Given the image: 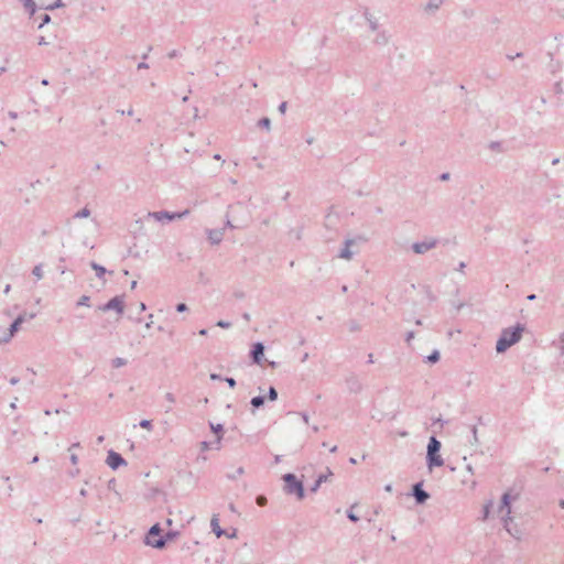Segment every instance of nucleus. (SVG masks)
I'll return each mask as SVG.
<instances>
[{"label":"nucleus","instance_id":"nucleus-54","mask_svg":"<svg viewBox=\"0 0 564 564\" xmlns=\"http://www.w3.org/2000/svg\"><path fill=\"white\" fill-rule=\"evenodd\" d=\"M69 459L73 465H76L78 463V456L76 454H72Z\"/></svg>","mask_w":564,"mask_h":564},{"label":"nucleus","instance_id":"nucleus-19","mask_svg":"<svg viewBox=\"0 0 564 564\" xmlns=\"http://www.w3.org/2000/svg\"><path fill=\"white\" fill-rule=\"evenodd\" d=\"M373 43L379 46H384L389 43V35L386 31H379L373 40Z\"/></svg>","mask_w":564,"mask_h":564},{"label":"nucleus","instance_id":"nucleus-20","mask_svg":"<svg viewBox=\"0 0 564 564\" xmlns=\"http://www.w3.org/2000/svg\"><path fill=\"white\" fill-rule=\"evenodd\" d=\"M24 7V9L29 12L30 15H34L36 12V3L34 0H20Z\"/></svg>","mask_w":564,"mask_h":564},{"label":"nucleus","instance_id":"nucleus-63","mask_svg":"<svg viewBox=\"0 0 564 564\" xmlns=\"http://www.w3.org/2000/svg\"><path fill=\"white\" fill-rule=\"evenodd\" d=\"M384 490H386L387 492H391V491H392V485H390V484L386 485V486H384Z\"/></svg>","mask_w":564,"mask_h":564},{"label":"nucleus","instance_id":"nucleus-9","mask_svg":"<svg viewBox=\"0 0 564 564\" xmlns=\"http://www.w3.org/2000/svg\"><path fill=\"white\" fill-rule=\"evenodd\" d=\"M106 463L113 470L127 465V460L119 453L112 449L108 452Z\"/></svg>","mask_w":564,"mask_h":564},{"label":"nucleus","instance_id":"nucleus-31","mask_svg":"<svg viewBox=\"0 0 564 564\" xmlns=\"http://www.w3.org/2000/svg\"><path fill=\"white\" fill-rule=\"evenodd\" d=\"M90 297L88 295H82L76 303V306H89Z\"/></svg>","mask_w":564,"mask_h":564},{"label":"nucleus","instance_id":"nucleus-62","mask_svg":"<svg viewBox=\"0 0 564 564\" xmlns=\"http://www.w3.org/2000/svg\"><path fill=\"white\" fill-rule=\"evenodd\" d=\"M373 361H375V360H373V355H372V354H369V355H368L367 362H368V364H373Z\"/></svg>","mask_w":564,"mask_h":564},{"label":"nucleus","instance_id":"nucleus-16","mask_svg":"<svg viewBox=\"0 0 564 564\" xmlns=\"http://www.w3.org/2000/svg\"><path fill=\"white\" fill-rule=\"evenodd\" d=\"M23 324V316H18L10 325L6 337H9V340L14 336V334L20 329Z\"/></svg>","mask_w":564,"mask_h":564},{"label":"nucleus","instance_id":"nucleus-30","mask_svg":"<svg viewBox=\"0 0 564 564\" xmlns=\"http://www.w3.org/2000/svg\"><path fill=\"white\" fill-rule=\"evenodd\" d=\"M165 400L170 403V405L165 409V412H170L172 410V405L175 403V397L173 393L167 392L165 394Z\"/></svg>","mask_w":564,"mask_h":564},{"label":"nucleus","instance_id":"nucleus-27","mask_svg":"<svg viewBox=\"0 0 564 564\" xmlns=\"http://www.w3.org/2000/svg\"><path fill=\"white\" fill-rule=\"evenodd\" d=\"M440 357H441L440 351L435 349V350H433V351H432V352L426 357V360H427V362H430V364H435V362H437V361L440 360Z\"/></svg>","mask_w":564,"mask_h":564},{"label":"nucleus","instance_id":"nucleus-7","mask_svg":"<svg viewBox=\"0 0 564 564\" xmlns=\"http://www.w3.org/2000/svg\"><path fill=\"white\" fill-rule=\"evenodd\" d=\"M438 243V240L435 238H427L423 241H417L412 243L411 249L416 254H424L427 251L434 249Z\"/></svg>","mask_w":564,"mask_h":564},{"label":"nucleus","instance_id":"nucleus-12","mask_svg":"<svg viewBox=\"0 0 564 564\" xmlns=\"http://www.w3.org/2000/svg\"><path fill=\"white\" fill-rule=\"evenodd\" d=\"M346 384L348 390L352 393H359L362 390V383L354 373L346 378Z\"/></svg>","mask_w":564,"mask_h":564},{"label":"nucleus","instance_id":"nucleus-49","mask_svg":"<svg viewBox=\"0 0 564 564\" xmlns=\"http://www.w3.org/2000/svg\"><path fill=\"white\" fill-rule=\"evenodd\" d=\"M511 521H509V528L512 530L513 533H518L519 538H516L517 540H519L521 538V531L519 529H517L516 527H511Z\"/></svg>","mask_w":564,"mask_h":564},{"label":"nucleus","instance_id":"nucleus-29","mask_svg":"<svg viewBox=\"0 0 564 564\" xmlns=\"http://www.w3.org/2000/svg\"><path fill=\"white\" fill-rule=\"evenodd\" d=\"M111 365L113 368H120L127 365V360L121 357H116L112 359Z\"/></svg>","mask_w":564,"mask_h":564},{"label":"nucleus","instance_id":"nucleus-28","mask_svg":"<svg viewBox=\"0 0 564 564\" xmlns=\"http://www.w3.org/2000/svg\"><path fill=\"white\" fill-rule=\"evenodd\" d=\"M32 274L36 278V280H41L43 278V265L41 263L36 264L32 270Z\"/></svg>","mask_w":564,"mask_h":564},{"label":"nucleus","instance_id":"nucleus-10","mask_svg":"<svg viewBox=\"0 0 564 564\" xmlns=\"http://www.w3.org/2000/svg\"><path fill=\"white\" fill-rule=\"evenodd\" d=\"M411 495L417 505H423L430 499V494L423 489L421 481L413 485Z\"/></svg>","mask_w":564,"mask_h":564},{"label":"nucleus","instance_id":"nucleus-33","mask_svg":"<svg viewBox=\"0 0 564 564\" xmlns=\"http://www.w3.org/2000/svg\"><path fill=\"white\" fill-rule=\"evenodd\" d=\"M267 398L270 401H275L278 399V391L275 390L274 387L269 388Z\"/></svg>","mask_w":564,"mask_h":564},{"label":"nucleus","instance_id":"nucleus-11","mask_svg":"<svg viewBox=\"0 0 564 564\" xmlns=\"http://www.w3.org/2000/svg\"><path fill=\"white\" fill-rule=\"evenodd\" d=\"M264 355V345L262 343H256L250 351L252 361L260 365Z\"/></svg>","mask_w":564,"mask_h":564},{"label":"nucleus","instance_id":"nucleus-47","mask_svg":"<svg viewBox=\"0 0 564 564\" xmlns=\"http://www.w3.org/2000/svg\"><path fill=\"white\" fill-rule=\"evenodd\" d=\"M413 338H414V332H412V330L408 332L405 335V341L408 344H410Z\"/></svg>","mask_w":564,"mask_h":564},{"label":"nucleus","instance_id":"nucleus-58","mask_svg":"<svg viewBox=\"0 0 564 564\" xmlns=\"http://www.w3.org/2000/svg\"><path fill=\"white\" fill-rule=\"evenodd\" d=\"M465 268H466V263H465V262H459L457 270H458L459 272H464V269H465Z\"/></svg>","mask_w":564,"mask_h":564},{"label":"nucleus","instance_id":"nucleus-2","mask_svg":"<svg viewBox=\"0 0 564 564\" xmlns=\"http://www.w3.org/2000/svg\"><path fill=\"white\" fill-rule=\"evenodd\" d=\"M282 480L284 481L283 491L285 495L295 496L297 500L304 499V485L303 481L296 477V475L292 473L284 474L282 476Z\"/></svg>","mask_w":564,"mask_h":564},{"label":"nucleus","instance_id":"nucleus-45","mask_svg":"<svg viewBox=\"0 0 564 564\" xmlns=\"http://www.w3.org/2000/svg\"><path fill=\"white\" fill-rule=\"evenodd\" d=\"M19 316H23V323H24L26 319H29V321L33 319L35 317V314L31 313L28 315L26 313H22Z\"/></svg>","mask_w":564,"mask_h":564},{"label":"nucleus","instance_id":"nucleus-42","mask_svg":"<svg viewBox=\"0 0 564 564\" xmlns=\"http://www.w3.org/2000/svg\"><path fill=\"white\" fill-rule=\"evenodd\" d=\"M175 308L178 313H183L187 311V305L185 303H178Z\"/></svg>","mask_w":564,"mask_h":564},{"label":"nucleus","instance_id":"nucleus-50","mask_svg":"<svg viewBox=\"0 0 564 564\" xmlns=\"http://www.w3.org/2000/svg\"><path fill=\"white\" fill-rule=\"evenodd\" d=\"M167 56H169L170 58L178 57V56H180V52H178V51H176V50H173V51H171V52L167 54Z\"/></svg>","mask_w":564,"mask_h":564},{"label":"nucleus","instance_id":"nucleus-4","mask_svg":"<svg viewBox=\"0 0 564 564\" xmlns=\"http://www.w3.org/2000/svg\"><path fill=\"white\" fill-rule=\"evenodd\" d=\"M506 510L505 517H502L503 527L507 530V532L513 536L519 538L518 533H513L512 530L509 528V521L512 520L511 518V496L509 492H505L501 497V503L499 507V511Z\"/></svg>","mask_w":564,"mask_h":564},{"label":"nucleus","instance_id":"nucleus-55","mask_svg":"<svg viewBox=\"0 0 564 564\" xmlns=\"http://www.w3.org/2000/svg\"><path fill=\"white\" fill-rule=\"evenodd\" d=\"M149 65L143 61L138 64V69H148Z\"/></svg>","mask_w":564,"mask_h":564},{"label":"nucleus","instance_id":"nucleus-57","mask_svg":"<svg viewBox=\"0 0 564 564\" xmlns=\"http://www.w3.org/2000/svg\"><path fill=\"white\" fill-rule=\"evenodd\" d=\"M300 415L302 416L303 422H304L305 424H308V415H307V413L302 412V413H300Z\"/></svg>","mask_w":564,"mask_h":564},{"label":"nucleus","instance_id":"nucleus-36","mask_svg":"<svg viewBox=\"0 0 564 564\" xmlns=\"http://www.w3.org/2000/svg\"><path fill=\"white\" fill-rule=\"evenodd\" d=\"M139 426L142 427V429H145V430H149L151 431L152 427H153V424H152V421L151 420H141L139 422Z\"/></svg>","mask_w":564,"mask_h":564},{"label":"nucleus","instance_id":"nucleus-44","mask_svg":"<svg viewBox=\"0 0 564 564\" xmlns=\"http://www.w3.org/2000/svg\"><path fill=\"white\" fill-rule=\"evenodd\" d=\"M224 380L228 383V386H229L230 388H235V387H236V380H235L234 378H231V377H226V378H224Z\"/></svg>","mask_w":564,"mask_h":564},{"label":"nucleus","instance_id":"nucleus-26","mask_svg":"<svg viewBox=\"0 0 564 564\" xmlns=\"http://www.w3.org/2000/svg\"><path fill=\"white\" fill-rule=\"evenodd\" d=\"M258 127L270 131L271 129V120L268 117H263L258 121Z\"/></svg>","mask_w":564,"mask_h":564},{"label":"nucleus","instance_id":"nucleus-56","mask_svg":"<svg viewBox=\"0 0 564 564\" xmlns=\"http://www.w3.org/2000/svg\"><path fill=\"white\" fill-rule=\"evenodd\" d=\"M358 329H359V326L357 325V323L356 322H351L350 323V330L351 332H356Z\"/></svg>","mask_w":564,"mask_h":564},{"label":"nucleus","instance_id":"nucleus-38","mask_svg":"<svg viewBox=\"0 0 564 564\" xmlns=\"http://www.w3.org/2000/svg\"><path fill=\"white\" fill-rule=\"evenodd\" d=\"M352 508H354V506L349 510H347V518L351 522H358L359 521V517L356 513H354Z\"/></svg>","mask_w":564,"mask_h":564},{"label":"nucleus","instance_id":"nucleus-13","mask_svg":"<svg viewBox=\"0 0 564 564\" xmlns=\"http://www.w3.org/2000/svg\"><path fill=\"white\" fill-rule=\"evenodd\" d=\"M206 234L212 245H219L224 239L225 229H207Z\"/></svg>","mask_w":564,"mask_h":564},{"label":"nucleus","instance_id":"nucleus-24","mask_svg":"<svg viewBox=\"0 0 564 564\" xmlns=\"http://www.w3.org/2000/svg\"><path fill=\"white\" fill-rule=\"evenodd\" d=\"M209 427L210 430L218 435L217 437V442L219 443L220 440H221V433L224 432V426L223 424H214V423H209Z\"/></svg>","mask_w":564,"mask_h":564},{"label":"nucleus","instance_id":"nucleus-17","mask_svg":"<svg viewBox=\"0 0 564 564\" xmlns=\"http://www.w3.org/2000/svg\"><path fill=\"white\" fill-rule=\"evenodd\" d=\"M444 0H429L424 7L427 14H434L443 4Z\"/></svg>","mask_w":564,"mask_h":564},{"label":"nucleus","instance_id":"nucleus-22","mask_svg":"<svg viewBox=\"0 0 564 564\" xmlns=\"http://www.w3.org/2000/svg\"><path fill=\"white\" fill-rule=\"evenodd\" d=\"M161 531H162V529H161V527H160V524H159V523L153 524V525L150 528V530H149V532H148V534H147L145 540H147L148 538H150V539H154V536H159V538H160V536H161V535H160V534H161Z\"/></svg>","mask_w":564,"mask_h":564},{"label":"nucleus","instance_id":"nucleus-23","mask_svg":"<svg viewBox=\"0 0 564 564\" xmlns=\"http://www.w3.org/2000/svg\"><path fill=\"white\" fill-rule=\"evenodd\" d=\"M365 18L367 22L369 23V28L371 31L378 30V21L376 18H373L368 11L365 12Z\"/></svg>","mask_w":564,"mask_h":564},{"label":"nucleus","instance_id":"nucleus-34","mask_svg":"<svg viewBox=\"0 0 564 564\" xmlns=\"http://www.w3.org/2000/svg\"><path fill=\"white\" fill-rule=\"evenodd\" d=\"M245 474L243 467H238L234 474H228L227 477L231 480H235L238 476H241Z\"/></svg>","mask_w":564,"mask_h":564},{"label":"nucleus","instance_id":"nucleus-18","mask_svg":"<svg viewBox=\"0 0 564 564\" xmlns=\"http://www.w3.org/2000/svg\"><path fill=\"white\" fill-rule=\"evenodd\" d=\"M212 531L216 534L217 538H220L225 534V530H223L219 525V519L217 516H214L210 521Z\"/></svg>","mask_w":564,"mask_h":564},{"label":"nucleus","instance_id":"nucleus-53","mask_svg":"<svg viewBox=\"0 0 564 564\" xmlns=\"http://www.w3.org/2000/svg\"><path fill=\"white\" fill-rule=\"evenodd\" d=\"M449 177H451V175H449V173H448V172L442 173V174L440 175V180H441V181H448V180H449Z\"/></svg>","mask_w":564,"mask_h":564},{"label":"nucleus","instance_id":"nucleus-6","mask_svg":"<svg viewBox=\"0 0 564 564\" xmlns=\"http://www.w3.org/2000/svg\"><path fill=\"white\" fill-rule=\"evenodd\" d=\"M177 535H178L177 531L170 530L163 536H160L158 539L148 538L145 540V544L160 550L165 546L167 541L174 540Z\"/></svg>","mask_w":564,"mask_h":564},{"label":"nucleus","instance_id":"nucleus-51","mask_svg":"<svg viewBox=\"0 0 564 564\" xmlns=\"http://www.w3.org/2000/svg\"><path fill=\"white\" fill-rule=\"evenodd\" d=\"M37 44L41 45V46H44V45H48V42L45 40L44 36H40L39 41H37Z\"/></svg>","mask_w":564,"mask_h":564},{"label":"nucleus","instance_id":"nucleus-5","mask_svg":"<svg viewBox=\"0 0 564 564\" xmlns=\"http://www.w3.org/2000/svg\"><path fill=\"white\" fill-rule=\"evenodd\" d=\"M188 214H189V209H185L183 212L159 210V212H150L148 214V217L153 218L158 221H163V220L172 221V220H176V219H182V218L186 217Z\"/></svg>","mask_w":564,"mask_h":564},{"label":"nucleus","instance_id":"nucleus-25","mask_svg":"<svg viewBox=\"0 0 564 564\" xmlns=\"http://www.w3.org/2000/svg\"><path fill=\"white\" fill-rule=\"evenodd\" d=\"M264 400H265V397L263 395H257V397H253L250 401L251 405L254 408V409H259L260 406H262L264 404Z\"/></svg>","mask_w":564,"mask_h":564},{"label":"nucleus","instance_id":"nucleus-59","mask_svg":"<svg viewBox=\"0 0 564 564\" xmlns=\"http://www.w3.org/2000/svg\"><path fill=\"white\" fill-rule=\"evenodd\" d=\"M119 112L121 115H128V116H132L133 115V110L130 108L128 111H124V110H119Z\"/></svg>","mask_w":564,"mask_h":564},{"label":"nucleus","instance_id":"nucleus-21","mask_svg":"<svg viewBox=\"0 0 564 564\" xmlns=\"http://www.w3.org/2000/svg\"><path fill=\"white\" fill-rule=\"evenodd\" d=\"M90 267L96 272V276L98 279H104V275L107 272L105 267H102L101 264H98V263H96L94 261L90 263Z\"/></svg>","mask_w":564,"mask_h":564},{"label":"nucleus","instance_id":"nucleus-32","mask_svg":"<svg viewBox=\"0 0 564 564\" xmlns=\"http://www.w3.org/2000/svg\"><path fill=\"white\" fill-rule=\"evenodd\" d=\"M44 9L46 10H54L56 8H62L64 7V3L62 2V0H56L55 2L51 3V4H45L43 6Z\"/></svg>","mask_w":564,"mask_h":564},{"label":"nucleus","instance_id":"nucleus-43","mask_svg":"<svg viewBox=\"0 0 564 564\" xmlns=\"http://www.w3.org/2000/svg\"><path fill=\"white\" fill-rule=\"evenodd\" d=\"M217 326L221 328H229L231 326V323L226 321H218Z\"/></svg>","mask_w":564,"mask_h":564},{"label":"nucleus","instance_id":"nucleus-8","mask_svg":"<svg viewBox=\"0 0 564 564\" xmlns=\"http://www.w3.org/2000/svg\"><path fill=\"white\" fill-rule=\"evenodd\" d=\"M100 311L107 312V311H116L119 315L123 314L124 311V302L122 295H117L109 300L104 305L99 306Z\"/></svg>","mask_w":564,"mask_h":564},{"label":"nucleus","instance_id":"nucleus-35","mask_svg":"<svg viewBox=\"0 0 564 564\" xmlns=\"http://www.w3.org/2000/svg\"><path fill=\"white\" fill-rule=\"evenodd\" d=\"M491 507H492V502L491 501H489L488 503H486L484 506V509H482V520H487L488 519Z\"/></svg>","mask_w":564,"mask_h":564},{"label":"nucleus","instance_id":"nucleus-40","mask_svg":"<svg viewBox=\"0 0 564 564\" xmlns=\"http://www.w3.org/2000/svg\"><path fill=\"white\" fill-rule=\"evenodd\" d=\"M256 502L258 506L263 507L267 505L268 500L264 496L260 495L256 498Z\"/></svg>","mask_w":564,"mask_h":564},{"label":"nucleus","instance_id":"nucleus-39","mask_svg":"<svg viewBox=\"0 0 564 564\" xmlns=\"http://www.w3.org/2000/svg\"><path fill=\"white\" fill-rule=\"evenodd\" d=\"M50 21H51V17H50V14H47V13L42 14V15H41V23H40L39 28H40V29H41V28H43V26H44L45 24H47Z\"/></svg>","mask_w":564,"mask_h":564},{"label":"nucleus","instance_id":"nucleus-1","mask_svg":"<svg viewBox=\"0 0 564 564\" xmlns=\"http://www.w3.org/2000/svg\"><path fill=\"white\" fill-rule=\"evenodd\" d=\"M523 332L524 326L522 324L502 329L496 344V351L498 354L507 351L512 345L520 341Z\"/></svg>","mask_w":564,"mask_h":564},{"label":"nucleus","instance_id":"nucleus-37","mask_svg":"<svg viewBox=\"0 0 564 564\" xmlns=\"http://www.w3.org/2000/svg\"><path fill=\"white\" fill-rule=\"evenodd\" d=\"M89 215H90V210L87 207H85V208L80 209L79 212H77L75 214V217L76 218H85V217H88Z\"/></svg>","mask_w":564,"mask_h":564},{"label":"nucleus","instance_id":"nucleus-41","mask_svg":"<svg viewBox=\"0 0 564 564\" xmlns=\"http://www.w3.org/2000/svg\"><path fill=\"white\" fill-rule=\"evenodd\" d=\"M199 447H200V452H206L210 448V443L207 441H203V442H200Z\"/></svg>","mask_w":564,"mask_h":564},{"label":"nucleus","instance_id":"nucleus-15","mask_svg":"<svg viewBox=\"0 0 564 564\" xmlns=\"http://www.w3.org/2000/svg\"><path fill=\"white\" fill-rule=\"evenodd\" d=\"M355 239H346L344 242V247L341 248L339 252V258L350 260L352 258V252L350 250V247L355 245Z\"/></svg>","mask_w":564,"mask_h":564},{"label":"nucleus","instance_id":"nucleus-64","mask_svg":"<svg viewBox=\"0 0 564 564\" xmlns=\"http://www.w3.org/2000/svg\"><path fill=\"white\" fill-rule=\"evenodd\" d=\"M558 349H560V354L562 356H564V344L561 343L560 346H558Z\"/></svg>","mask_w":564,"mask_h":564},{"label":"nucleus","instance_id":"nucleus-46","mask_svg":"<svg viewBox=\"0 0 564 564\" xmlns=\"http://www.w3.org/2000/svg\"><path fill=\"white\" fill-rule=\"evenodd\" d=\"M489 148L494 151H498V150H500V143L497 141H492V142H490Z\"/></svg>","mask_w":564,"mask_h":564},{"label":"nucleus","instance_id":"nucleus-61","mask_svg":"<svg viewBox=\"0 0 564 564\" xmlns=\"http://www.w3.org/2000/svg\"><path fill=\"white\" fill-rule=\"evenodd\" d=\"M471 433H473L474 440L477 442V427L476 426H473Z\"/></svg>","mask_w":564,"mask_h":564},{"label":"nucleus","instance_id":"nucleus-48","mask_svg":"<svg viewBox=\"0 0 564 564\" xmlns=\"http://www.w3.org/2000/svg\"><path fill=\"white\" fill-rule=\"evenodd\" d=\"M286 107H288L286 101H283V102H281V104L279 105V108H278V109H279V111H280L281 113H285V111H286Z\"/></svg>","mask_w":564,"mask_h":564},{"label":"nucleus","instance_id":"nucleus-52","mask_svg":"<svg viewBox=\"0 0 564 564\" xmlns=\"http://www.w3.org/2000/svg\"><path fill=\"white\" fill-rule=\"evenodd\" d=\"M210 379L214 380V381H216V380H218V381L224 380V378L220 375H218V373H210Z\"/></svg>","mask_w":564,"mask_h":564},{"label":"nucleus","instance_id":"nucleus-60","mask_svg":"<svg viewBox=\"0 0 564 564\" xmlns=\"http://www.w3.org/2000/svg\"><path fill=\"white\" fill-rule=\"evenodd\" d=\"M19 381H20V379H19L18 377H12V378L10 379V383H11V384H13V386H14V384H17V383H19Z\"/></svg>","mask_w":564,"mask_h":564},{"label":"nucleus","instance_id":"nucleus-14","mask_svg":"<svg viewBox=\"0 0 564 564\" xmlns=\"http://www.w3.org/2000/svg\"><path fill=\"white\" fill-rule=\"evenodd\" d=\"M333 476V471L330 470V468H327L326 473L325 474H321L317 479L315 480V482L313 484V486L310 488V491L311 492H316L319 487L322 486V484L328 481V479Z\"/></svg>","mask_w":564,"mask_h":564},{"label":"nucleus","instance_id":"nucleus-3","mask_svg":"<svg viewBox=\"0 0 564 564\" xmlns=\"http://www.w3.org/2000/svg\"><path fill=\"white\" fill-rule=\"evenodd\" d=\"M441 447L442 443L435 436H431L426 452V465L430 469L444 465V459L440 455Z\"/></svg>","mask_w":564,"mask_h":564}]
</instances>
